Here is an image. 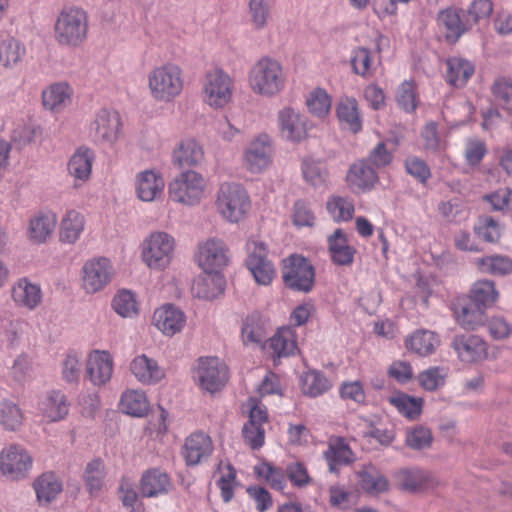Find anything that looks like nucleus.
I'll list each match as a JSON object with an SVG mask.
<instances>
[{
    "instance_id": "1",
    "label": "nucleus",
    "mask_w": 512,
    "mask_h": 512,
    "mask_svg": "<svg viewBox=\"0 0 512 512\" xmlns=\"http://www.w3.org/2000/svg\"><path fill=\"white\" fill-rule=\"evenodd\" d=\"M89 19L87 12L80 7H65L58 14L54 25V36L61 46L80 47L87 39Z\"/></svg>"
},
{
    "instance_id": "2",
    "label": "nucleus",
    "mask_w": 512,
    "mask_h": 512,
    "mask_svg": "<svg viewBox=\"0 0 512 512\" xmlns=\"http://www.w3.org/2000/svg\"><path fill=\"white\" fill-rule=\"evenodd\" d=\"M285 74L281 64L270 58L259 59L249 72L252 90L261 96L272 97L285 87Z\"/></svg>"
},
{
    "instance_id": "3",
    "label": "nucleus",
    "mask_w": 512,
    "mask_h": 512,
    "mask_svg": "<svg viewBox=\"0 0 512 512\" xmlns=\"http://www.w3.org/2000/svg\"><path fill=\"white\" fill-rule=\"evenodd\" d=\"M148 86L156 101L170 102L179 96L183 89V73L173 63L155 67L148 74Z\"/></svg>"
},
{
    "instance_id": "4",
    "label": "nucleus",
    "mask_w": 512,
    "mask_h": 512,
    "mask_svg": "<svg viewBox=\"0 0 512 512\" xmlns=\"http://www.w3.org/2000/svg\"><path fill=\"white\" fill-rule=\"evenodd\" d=\"M216 207L227 221L238 223L250 207L244 187L237 183H223L217 193Z\"/></svg>"
},
{
    "instance_id": "5",
    "label": "nucleus",
    "mask_w": 512,
    "mask_h": 512,
    "mask_svg": "<svg viewBox=\"0 0 512 512\" xmlns=\"http://www.w3.org/2000/svg\"><path fill=\"white\" fill-rule=\"evenodd\" d=\"M282 263V278L287 288L303 293H309L313 289L315 268L306 257L291 254Z\"/></svg>"
},
{
    "instance_id": "6",
    "label": "nucleus",
    "mask_w": 512,
    "mask_h": 512,
    "mask_svg": "<svg viewBox=\"0 0 512 512\" xmlns=\"http://www.w3.org/2000/svg\"><path fill=\"white\" fill-rule=\"evenodd\" d=\"M205 187L206 182L200 173L186 169L169 183L168 192L172 201L194 206L200 203Z\"/></svg>"
},
{
    "instance_id": "7",
    "label": "nucleus",
    "mask_w": 512,
    "mask_h": 512,
    "mask_svg": "<svg viewBox=\"0 0 512 512\" xmlns=\"http://www.w3.org/2000/svg\"><path fill=\"white\" fill-rule=\"evenodd\" d=\"M174 238L166 232H154L143 242L142 259L151 269H165L173 255Z\"/></svg>"
},
{
    "instance_id": "8",
    "label": "nucleus",
    "mask_w": 512,
    "mask_h": 512,
    "mask_svg": "<svg viewBox=\"0 0 512 512\" xmlns=\"http://www.w3.org/2000/svg\"><path fill=\"white\" fill-rule=\"evenodd\" d=\"M246 249L248 253L245 261L246 267L258 284L269 285L276 275V270L268 258L267 245L263 241L250 239L247 241Z\"/></svg>"
},
{
    "instance_id": "9",
    "label": "nucleus",
    "mask_w": 512,
    "mask_h": 512,
    "mask_svg": "<svg viewBox=\"0 0 512 512\" xmlns=\"http://www.w3.org/2000/svg\"><path fill=\"white\" fill-rule=\"evenodd\" d=\"M233 85V79L224 70L207 72L203 87L206 103L215 108L224 107L232 98Z\"/></svg>"
},
{
    "instance_id": "10",
    "label": "nucleus",
    "mask_w": 512,
    "mask_h": 512,
    "mask_svg": "<svg viewBox=\"0 0 512 512\" xmlns=\"http://www.w3.org/2000/svg\"><path fill=\"white\" fill-rule=\"evenodd\" d=\"M278 127L284 140L298 144L308 138L313 123L298 110L284 107L278 112Z\"/></svg>"
},
{
    "instance_id": "11",
    "label": "nucleus",
    "mask_w": 512,
    "mask_h": 512,
    "mask_svg": "<svg viewBox=\"0 0 512 512\" xmlns=\"http://www.w3.org/2000/svg\"><path fill=\"white\" fill-rule=\"evenodd\" d=\"M195 378L203 390L215 393L228 381V367L218 357H200Z\"/></svg>"
},
{
    "instance_id": "12",
    "label": "nucleus",
    "mask_w": 512,
    "mask_h": 512,
    "mask_svg": "<svg viewBox=\"0 0 512 512\" xmlns=\"http://www.w3.org/2000/svg\"><path fill=\"white\" fill-rule=\"evenodd\" d=\"M451 310L456 323L465 330H475L485 325L486 313L470 297L459 295L451 301Z\"/></svg>"
},
{
    "instance_id": "13",
    "label": "nucleus",
    "mask_w": 512,
    "mask_h": 512,
    "mask_svg": "<svg viewBox=\"0 0 512 512\" xmlns=\"http://www.w3.org/2000/svg\"><path fill=\"white\" fill-rule=\"evenodd\" d=\"M112 266L105 257L91 259L82 268V285L87 293L102 290L111 280Z\"/></svg>"
},
{
    "instance_id": "14",
    "label": "nucleus",
    "mask_w": 512,
    "mask_h": 512,
    "mask_svg": "<svg viewBox=\"0 0 512 512\" xmlns=\"http://www.w3.org/2000/svg\"><path fill=\"white\" fill-rule=\"evenodd\" d=\"M214 451L211 437L204 432L190 434L181 448V456L187 467H195L207 461Z\"/></svg>"
},
{
    "instance_id": "15",
    "label": "nucleus",
    "mask_w": 512,
    "mask_h": 512,
    "mask_svg": "<svg viewBox=\"0 0 512 512\" xmlns=\"http://www.w3.org/2000/svg\"><path fill=\"white\" fill-rule=\"evenodd\" d=\"M225 243L217 238L207 239L199 245L197 261L204 272H221L229 257Z\"/></svg>"
},
{
    "instance_id": "16",
    "label": "nucleus",
    "mask_w": 512,
    "mask_h": 512,
    "mask_svg": "<svg viewBox=\"0 0 512 512\" xmlns=\"http://www.w3.org/2000/svg\"><path fill=\"white\" fill-rule=\"evenodd\" d=\"M32 457L18 445H11L0 453V470L12 479H22L32 468Z\"/></svg>"
},
{
    "instance_id": "17",
    "label": "nucleus",
    "mask_w": 512,
    "mask_h": 512,
    "mask_svg": "<svg viewBox=\"0 0 512 512\" xmlns=\"http://www.w3.org/2000/svg\"><path fill=\"white\" fill-rule=\"evenodd\" d=\"M121 121L118 112L101 109L90 124L89 134L95 143L112 144L118 136Z\"/></svg>"
},
{
    "instance_id": "18",
    "label": "nucleus",
    "mask_w": 512,
    "mask_h": 512,
    "mask_svg": "<svg viewBox=\"0 0 512 512\" xmlns=\"http://www.w3.org/2000/svg\"><path fill=\"white\" fill-rule=\"evenodd\" d=\"M451 347L460 361L475 363L487 356V343L476 334H457L453 337Z\"/></svg>"
},
{
    "instance_id": "19",
    "label": "nucleus",
    "mask_w": 512,
    "mask_h": 512,
    "mask_svg": "<svg viewBox=\"0 0 512 512\" xmlns=\"http://www.w3.org/2000/svg\"><path fill=\"white\" fill-rule=\"evenodd\" d=\"M346 182L353 192L366 193L370 192L379 182V175L375 168L363 158L349 166Z\"/></svg>"
},
{
    "instance_id": "20",
    "label": "nucleus",
    "mask_w": 512,
    "mask_h": 512,
    "mask_svg": "<svg viewBox=\"0 0 512 512\" xmlns=\"http://www.w3.org/2000/svg\"><path fill=\"white\" fill-rule=\"evenodd\" d=\"M272 161L271 138L268 134H260L247 147L244 162L251 173H260Z\"/></svg>"
},
{
    "instance_id": "21",
    "label": "nucleus",
    "mask_w": 512,
    "mask_h": 512,
    "mask_svg": "<svg viewBox=\"0 0 512 512\" xmlns=\"http://www.w3.org/2000/svg\"><path fill=\"white\" fill-rule=\"evenodd\" d=\"M339 126L352 134H358L363 129V115L358 101L353 97H341L335 107Z\"/></svg>"
},
{
    "instance_id": "22",
    "label": "nucleus",
    "mask_w": 512,
    "mask_h": 512,
    "mask_svg": "<svg viewBox=\"0 0 512 512\" xmlns=\"http://www.w3.org/2000/svg\"><path fill=\"white\" fill-rule=\"evenodd\" d=\"M441 29L445 30V38L449 43H455L468 30L471 29L464 10L447 8L441 10L437 16Z\"/></svg>"
},
{
    "instance_id": "23",
    "label": "nucleus",
    "mask_w": 512,
    "mask_h": 512,
    "mask_svg": "<svg viewBox=\"0 0 512 512\" xmlns=\"http://www.w3.org/2000/svg\"><path fill=\"white\" fill-rule=\"evenodd\" d=\"M153 323L166 336L181 332L186 323L184 312L173 304H166L155 310Z\"/></svg>"
},
{
    "instance_id": "24",
    "label": "nucleus",
    "mask_w": 512,
    "mask_h": 512,
    "mask_svg": "<svg viewBox=\"0 0 512 512\" xmlns=\"http://www.w3.org/2000/svg\"><path fill=\"white\" fill-rule=\"evenodd\" d=\"M139 489L141 496L144 498L166 495L172 489L171 478L160 468H150L143 472Z\"/></svg>"
},
{
    "instance_id": "25",
    "label": "nucleus",
    "mask_w": 512,
    "mask_h": 512,
    "mask_svg": "<svg viewBox=\"0 0 512 512\" xmlns=\"http://www.w3.org/2000/svg\"><path fill=\"white\" fill-rule=\"evenodd\" d=\"M164 187L165 182L161 173L154 169H147L136 175V194L144 202H152L160 198Z\"/></svg>"
},
{
    "instance_id": "26",
    "label": "nucleus",
    "mask_w": 512,
    "mask_h": 512,
    "mask_svg": "<svg viewBox=\"0 0 512 512\" xmlns=\"http://www.w3.org/2000/svg\"><path fill=\"white\" fill-rule=\"evenodd\" d=\"M86 370L93 385H105L110 381L113 372V359L110 353L101 350L90 353Z\"/></svg>"
},
{
    "instance_id": "27",
    "label": "nucleus",
    "mask_w": 512,
    "mask_h": 512,
    "mask_svg": "<svg viewBox=\"0 0 512 512\" xmlns=\"http://www.w3.org/2000/svg\"><path fill=\"white\" fill-rule=\"evenodd\" d=\"M323 458L327 462L329 472L338 473L342 467L354 461V453L345 438L337 437L329 441Z\"/></svg>"
},
{
    "instance_id": "28",
    "label": "nucleus",
    "mask_w": 512,
    "mask_h": 512,
    "mask_svg": "<svg viewBox=\"0 0 512 512\" xmlns=\"http://www.w3.org/2000/svg\"><path fill=\"white\" fill-rule=\"evenodd\" d=\"M331 261L338 266H349L354 261L356 250L350 246L342 229H336L327 238Z\"/></svg>"
},
{
    "instance_id": "29",
    "label": "nucleus",
    "mask_w": 512,
    "mask_h": 512,
    "mask_svg": "<svg viewBox=\"0 0 512 512\" xmlns=\"http://www.w3.org/2000/svg\"><path fill=\"white\" fill-rule=\"evenodd\" d=\"M39 409L48 421L58 422L68 415L70 403L61 390H51L41 401Z\"/></svg>"
},
{
    "instance_id": "30",
    "label": "nucleus",
    "mask_w": 512,
    "mask_h": 512,
    "mask_svg": "<svg viewBox=\"0 0 512 512\" xmlns=\"http://www.w3.org/2000/svg\"><path fill=\"white\" fill-rule=\"evenodd\" d=\"M204 152L195 139L182 140L174 149L172 162L180 169L186 170L197 166L203 160Z\"/></svg>"
},
{
    "instance_id": "31",
    "label": "nucleus",
    "mask_w": 512,
    "mask_h": 512,
    "mask_svg": "<svg viewBox=\"0 0 512 512\" xmlns=\"http://www.w3.org/2000/svg\"><path fill=\"white\" fill-rule=\"evenodd\" d=\"M73 89L67 82H56L42 92V103L45 109L52 112L62 111L70 102Z\"/></svg>"
},
{
    "instance_id": "32",
    "label": "nucleus",
    "mask_w": 512,
    "mask_h": 512,
    "mask_svg": "<svg viewBox=\"0 0 512 512\" xmlns=\"http://www.w3.org/2000/svg\"><path fill=\"white\" fill-rule=\"evenodd\" d=\"M360 487L371 495H379L388 491L389 481L382 471L374 464L363 465L358 472Z\"/></svg>"
},
{
    "instance_id": "33",
    "label": "nucleus",
    "mask_w": 512,
    "mask_h": 512,
    "mask_svg": "<svg viewBox=\"0 0 512 512\" xmlns=\"http://www.w3.org/2000/svg\"><path fill=\"white\" fill-rule=\"evenodd\" d=\"M130 370L136 379L143 384H156L164 377V371L159 367L158 363L145 354L135 357L131 364Z\"/></svg>"
},
{
    "instance_id": "34",
    "label": "nucleus",
    "mask_w": 512,
    "mask_h": 512,
    "mask_svg": "<svg viewBox=\"0 0 512 512\" xmlns=\"http://www.w3.org/2000/svg\"><path fill=\"white\" fill-rule=\"evenodd\" d=\"M440 345L439 336L430 330L419 329L405 340L406 348L421 357L433 354Z\"/></svg>"
},
{
    "instance_id": "35",
    "label": "nucleus",
    "mask_w": 512,
    "mask_h": 512,
    "mask_svg": "<svg viewBox=\"0 0 512 512\" xmlns=\"http://www.w3.org/2000/svg\"><path fill=\"white\" fill-rule=\"evenodd\" d=\"M12 298L18 306L33 310L41 302V288L27 278H21L12 288Z\"/></svg>"
},
{
    "instance_id": "36",
    "label": "nucleus",
    "mask_w": 512,
    "mask_h": 512,
    "mask_svg": "<svg viewBox=\"0 0 512 512\" xmlns=\"http://www.w3.org/2000/svg\"><path fill=\"white\" fill-rule=\"evenodd\" d=\"M302 393L310 398L319 397L332 388L331 381L324 372L316 369L304 371L299 380Z\"/></svg>"
},
{
    "instance_id": "37",
    "label": "nucleus",
    "mask_w": 512,
    "mask_h": 512,
    "mask_svg": "<svg viewBox=\"0 0 512 512\" xmlns=\"http://www.w3.org/2000/svg\"><path fill=\"white\" fill-rule=\"evenodd\" d=\"M446 65V81L456 88L464 87L475 72L474 65L462 57L448 58Z\"/></svg>"
},
{
    "instance_id": "38",
    "label": "nucleus",
    "mask_w": 512,
    "mask_h": 512,
    "mask_svg": "<svg viewBox=\"0 0 512 512\" xmlns=\"http://www.w3.org/2000/svg\"><path fill=\"white\" fill-rule=\"evenodd\" d=\"M205 274L195 281L194 290L198 298L213 300L224 293L226 281L221 272Z\"/></svg>"
},
{
    "instance_id": "39",
    "label": "nucleus",
    "mask_w": 512,
    "mask_h": 512,
    "mask_svg": "<svg viewBox=\"0 0 512 512\" xmlns=\"http://www.w3.org/2000/svg\"><path fill=\"white\" fill-rule=\"evenodd\" d=\"M57 223V216L54 212H41L29 222V237L38 244L44 243L51 235Z\"/></svg>"
},
{
    "instance_id": "40",
    "label": "nucleus",
    "mask_w": 512,
    "mask_h": 512,
    "mask_svg": "<svg viewBox=\"0 0 512 512\" xmlns=\"http://www.w3.org/2000/svg\"><path fill=\"white\" fill-rule=\"evenodd\" d=\"M94 151L87 147H79L72 155L68 163L69 173L78 180L85 181L90 177Z\"/></svg>"
},
{
    "instance_id": "41",
    "label": "nucleus",
    "mask_w": 512,
    "mask_h": 512,
    "mask_svg": "<svg viewBox=\"0 0 512 512\" xmlns=\"http://www.w3.org/2000/svg\"><path fill=\"white\" fill-rule=\"evenodd\" d=\"M85 227L84 216L76 210H69L60 225V241L74 244L81 236Z\"/></svg>"
},
{
    "instance_id": "42",
    "label": "nucleus",
    "mask_w": 512,
    "mask_h": 512,
    "mask_svg": "<svg viewBox=\"0 0 512 512\" xmlns=\"http://www.w3.org/2000/svg\"><path fill=\"white\" fill-rule=\"evenodd\" d=\"M119 405L123 413L133 417H144L149 411V402L146 394L140 390L124 392Z\"/></svg>"
},
{
    "instance_id": "43",
    "label": "nucleus",
    "mask_w": 512,
    "mask_h": 512,
    "mask_svg": "<svg viewBox=\"0 0 512 512\" xmlns=\"http://www.w3.org/2000/svg\"><path fill=\"white\" fill-rule=\"evenodd\" d=\"M275 0H249L248 15L254 29L262 30L273 18Z\"/></svg>"
},
{
    "instance_id": "44",
    "label": "nucleus",
    "mask_w": 512,
    "mask_h": 512,
    "mask_svg": "<svg viewBox=\"0 0 512 512\" xmlns=\"http://www.w3.org/2000/svg\"><path fill=\"white\" fill-rule=\"evenodd\" d=\"M465 296L470 297L486 313V310L495 304L498 298V291L493 281L479 280L474 283L470 293Z\"/></svg>"
},
{
    "instance_id": "45",
    "label": "nucleus",
    "mask_w": 512,
    "mask_h": 512,
    "mask_svg": "<svg viewBox=\"0 0 512 512\" xmlns=\"http://www.w3.org/2000/svg\"><path fill=\"white\" fill-rule=\"evenodd\" d=\"M34 489L38 501L47 504L62 491V483L54 473L46 472L36 479Z\"/></svg>"
},
{
    "instance_id": "46",
    "label": "nucleus",
    "mask_w": 512,
    "mask_h": 512,
    "mask_svg": "<svg viewBox=\"0 0 512 512\" xmlns=\"http://www.w3.org/2000/svg\"><path fill=\"white\" fill-rule=\"evenodd\" d=\"M388 401L401 415L408 419L414 420L422 413L424 401L420 397H414L406 393L399 392L398 394L389 397Z\"/></svg>"
},
{
    "instance_id": "47",
    "label": "nucleus",
    "mask_w": 512,
    "mask_h": 512,
    "mask_svg": "<svg viewBox=\"0 0 512 512\" xmlns=\"http://www.w3.org/2000/svg\"><path fill=\"white\" fill-rule=\"evenodd\" d=\"M241 334L245 344L261 345L266 340L265 323L259 314H251L246 317L242 325Z\"/></svg>"
},
{
    "instance_id": "48",
    "label": "nucleus",
    "mask_w": 512,
    "mask_h": 512,
    "mask_svg": "<svg viewBox=\"0 0 512 512\" xmlns=\"http://www.w3.org/2000/svg\"><path fill=\"white\" fill-rule=\"evenodd\" d=\"M476 265L482 273L505 276L512 273V259L503 255H491L476 259Z\"/></svg>"
},
{
    "instance_id": "49",
    "label": "nucleus",
    "mask_w": 512,
    "mask_h": 512,
    "mask_svg": "<svg viewBox=\"0 0 512 512\" xmlns=\"http://www.w3.org/2000/svg\"><path fill=\"white\" fill-rule=\"evenodd\" d=\"M26 54L25 45L15 38L0 43V66L11 68L22 61Z\"/></svg>"
},
{
    "instance_id": "50",
    "label": "nucleus",
    "mask_w": 512,
    "mask_h": 512,
    "mask_svg": "<svg viewBox=\"0 0 512 512\" xmlns=\"http://www.w3.org/2000/svg\"><path fill=\"white\" fill-rule=\"evenodd\" d=\"M105 476V465L100 458H95L87 463L84 470V482L91 495H95L101 490Z\"/></svg>"
},
{
    "instance_id": "51",
    "label": "nucleus",
    "mask_w": 512,
    "mask_h": 512,
    "mask_svg": "<svg viewBox=\"0 0 512 512\" xmlns=\"http://www.w3.org/2000/svg\"><path fill=\"white\" fill-rule=\"evenodd\" d=\"M302 174L304 179L316 188L325 186L328 179L325 164L312 158H305L302 161Z\"/></svg>"
},
{
    "instance_id": "52",
    "label": "nucleus",
    "mask_w": 512,
    "mask_h": 512,
    "mask_svg": "<svg viewBox=\"0 0 512 512\" xmlns=\"http://www.w3.org/2000/svg\"><path fill=\"white\" fill-rule=\"evenodd\" d=\"M23 414L17 404L10 400L0 402V425L8 431H16L22 424Z\"/></svg>"
},
{
    "instance_id": "53",
    "label": "nucleus",
    "mask_w": 512,
    "mask_h": 512,
    "mask_svg": "<svg viewBox=\"0 0 512 512\" xmlns=\"http://www.w3.org/2000/svg\"><path fill=\"white\" fill-rule=\"evenodd\" d=\"M491 93L497 106L512 112V80L498 77L491 86Z\"/></svg>"
},
{
    "instance_id": "54",
    "label": "nucleus",
    "mask_w": 512,
    "mask_h": 512,
    "mask_svg": "<svg viewBox=\"0 0 512 512\" xmlns=\"http://www.w3.org/2000/svg\"><path fill=\"white\" fill-rule=\"evenodd\" d=\"M396 102L398 106L407 113H412L416 110L419 98L417 94V87L414 81L405 80L396 91Z\"/></svg>"
},
{
    "instance_id": "55",
    "label": "nucleus",
    "mask_w": 512,
    "mask_h": 512,
    "mask_svg": "<svg viewBox=\"0 0 512 512\" xmlns=\"http://www.w3.org/2000/svg\"><path fill=\"white\" fill-rule=\"evenodd\" d=\"M476 235L489 243H495L500 239V225L491 216H480L474 225Z\"/></svg>"
},
{
    "instance_id": "56",
    "label": "nucleus",
    "mask_w": 512,
    "mask_h": 512,
    "mask_svg": "<svg viewBox=\"0 0 512 512\" xmlns=\"http://www.w3.org/2000/svg\"><path fill=\"white\" fill-rule=\"evenodd\" d=\"M398 479L403 490L417 492L425 487L427 475L417 468L403 469L399 472Z\"/></svg>"
},
{
    "instance_id": "57",
    "label": "nucleus",
    "mask_w": 512,
    "mask_h": 512,
    "mask_svg": "<svg viewBox=\"0 0 512 512\" xmlns=\"http://www.w3.org/2000/svg\"><path fill=\"white\" fill-rule=\"evenodd\" d=\"M112 308L124 318L133 317L138 313L135 296L129 290L118 291L112 300Z\"/></svg>"
},
{
    "instance_id": "58",
    "label": "nucleus",
    "mask_w": 512,
    "mask_h": 512,
    "mask_svg": "<svg viewBox=\"0 0 512 512\" xmlns=\"http://www.w3.org/2000/svg\"><path fill=\"white\" fill-rule=\"evenodd\" d=\"M306 104L311 114L323 118L331 109V98L324 89L317 88L310 93Z\"/></svg>"
},
{
    "instance_id": "59",
    "label": "nucleus",
    "mask_w": 512,
    "mask_h": 512,
    "mask_svg": "<svg viewBox=\"0 0 512 512\" xmlns=\"http://www.w3.org/2000/svg\"><path fill=\"white\" fill-rule=\"evenodd\" d=\"M82 372V357L76 351H69L62 363V378L69 384L79 382Z\"/></svg>"
},
{
    "instance_id": "60",
    "label": "nucleus",
    "mask_w": 512,
    "mask_h": 512,
    "mask_svg": "<svg viewBox=\"0 0 512 512\" xmlns=\"http://www.w3.org/2000/svg\"><path fill=\"white\" fill-rule=\"evenodd\" d=\"M447 373L443 367H430L418 375L420 386L426 391H435L445 385Z\"/></svg>"
},
{
    "instance_id": "61",
    "label": "nucleus",
    "mask_w": 512,
    "mask_h": 512,
    "mask_svg": "<svg viewBox=\"0 0 512 512\" xmlns=\"http://www.w3.org/2000/svg\"><path fill=\"white\" fill-rule=\"evenodd\" d=\"M350 63L355 74L367 77L372 69L371 51L366 47H356L351 52Z\"/></svg>"
},
{
    "instance_id": "62",
    "label": "nucleus",
    "mask_w": 512,
    "mask_h": 512,
    "mask_svg": "<svg viewBox=\"0 0 512 512\" xmlns=\"http://www.w3.org/2000/svg\"><path fill=\"white\" fill-rule=\"evenodd\" d=\"M327 210L334 221L342 222L352 219L355 209L348 198L336 196L327 202Z\"/></svg>"
},
{
    "instance_id": "63",
    "label": "nucleus",
    "mask_w": 512,
    "mask_h": 512,
    "mask_svg": "<svg viewBox=\"0 0 512 512\" xmlns=\"http://www.w3.org/2000/svg\"><path fill=\"white\" fill-rule=\"evenodd\" d=\"M493 12V3L491 0H473L467 11L466 19L472 28L482 19H487Z\"/></svg>"
},
{
    "instance_id": "64",
    "label": "nucleus",
    "mask_w": 512,
    "mask_h": 512,
    "mask_svg": "<svg viewBox=\"0 0 512 512\" xmlns=\"http://www.w3.org/2000/svg\"><path fill=\"white\" fill-rule=\"evenodd\" d=\"M339 396L342 400L352 401L359 405L366 403V393L359 380L342 382L339 387Z\"/></svg>"
}]
</instances>
